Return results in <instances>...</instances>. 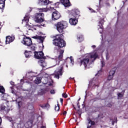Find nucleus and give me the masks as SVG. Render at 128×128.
<instances>
[{
    "instance_id": "38",
    "label": "nucleus",
    "mask_w": 128,
    "mask_h": 128,
    "mask_svg": "<svg viewBox=\"0 0 128 128\" xmlns=\"http://www.w3.org/2000/svg\"><path fill=\"white\" fill-rule=\"evenodd\" d=\"M100 72H102V70H100L98 72V74H96V76H98L100 75Z\"/></svg>"
},
{
    "instance_id": "29",
    "label": "nucleus",
    "mask_w": 128,
    "mask_h": 128,
    "mask_svg": "<svg viewBox=\"0 0 128 128\" xmlns=\"http://www.w3.org/2000/svg\"><path fill=\"white\" fill-rule=\"evenodd\" d=\"M88 128H90V126H94V122L92 121L90 119L88 120Z\"/></svg>"
},
{
    "instance_id": "32",
    "label": "nucleus",
    "mask_w": 128,
    "mask_h": 128,
    "mask_svg": "<svg viewBox=\"0 0 128 128\" xmlns=\"http://www.w3.org/2000/svg\"><path fill=\"white\" fill-rule=\"evenodd\" d=\"M0 110H6V106H4L3 104H1L0 106Z\"/></svg>"
},
{
    "instance_id": "11",
    "label": "nucleus",
    "mask_w": 128,
    "mask_h": 128,
    "mask_svg": "<svg viewBox=\"0 0 128 128\" xmlns=\"http://www.w3.org/2000/svg\"><path fill=\"white\" fill-rule=\"evenodd\" d=\"M60 18V12H58L55 11L52 13V20H58Z\"/></svg>"
},
{
    "instance_id": "40",
    "label": "nucleus",
    "mask_w": 128,
    "mask_h": 128,
    "mask_svg": "<svg viewBox=\"0 0 128 128\" xmlns=\"http://www.w3.org/2000/svg\"><path fill=\"white\" fill-rule=\"evenodd\" d=\"M90 10H91V12H95V11L92 8H89Z\"/></svg>"
},
{
    "instance_id": "30",
    "label": "nucleus",
    "mask_w": 128,
    "mask_h": 128,
    "mask_svg": "<svg viewBox=\"0 0 128 128\" xmlns=\"http://www.w3.org/2000/svg\"><path fill=\"white\" fill-rule=\"evenodd\" d=\"M41 108L48 110V108H50V104H44L42 105H41Z\"/></svg>"
},
{
    "instance_id": "25",
    "label": "nucleus",
    "mask_w": 128,
    "mask_h": 128,
    "mask_svg": "<svg viewBox=\"0 0 128 128\" xmlns=\"http://www.w3.org/2000/svg\"><path fill=\"white\" fill-rule=\"evenodd\" d=\"M4 2L6 0H0V9L4 10Z\"/></svg>"
},
{
    "instance_id": "17",
    "label": "nucleus",
    "mask_w": 128,
    "mask_h": 128,
    "mask_svg": "<svg viewBox=\"0 0 128 128\" xmlns=\"http://www.w3.org/2000/svg\"><path fill=\"white\" fill-rule=\"evenodd\" d=\"M14 40V36H6V44H10V42H12Z\"/></svg>"
},
{
    "instance_id": "44",
    "label": "nucleus",
    "mask_w": 128,
    "mask_h": 128,
    "mask_svg": "<svg viewBox=\"0 0 128 128\" xmlns=\"http://www.w3.org/2000/svg\"><path fill=\"white\" fill-rule=\"evenodd\" d=\"M2 124V118L0 117V126Z\"/></svg>"
},
{
    "instance_id": "45",
    "label": "nucleus",
    "mask_w": 128,
    "mask_h": 128,
    "mask_svg": "<svg viewBox=\"0 0 128 128\" xmlns=\"http://www.w3.org/2000/svg\"><path fill=\"white\" fill-rule=\"evenodd\" d=\"M60 100L61 102H62V100H62V98H60Z\"/></svg>"
},
{
    "instance_id": "50",
    "label": "nucleus",
    "mask_w": 128,
    "mask_h": 128,
    "mask_svg": "<svg viewBox=\"0 0 128 128\" xmlns=\"http://www.w3.org/2000/svg\"><path fill=\"white\" fill-rule=\"evenodd\" d=\"M34 30H36V28H34Z\"/></svg>"
},
{
    "instance_id": "52",
    "label": "nucleus",
    "mask_w": 128,
    "mask_h": 128,
    "mask_svg": "<svg viewBox=\"0 0 128 128\" xmlns=\"http://www.w3.org/2000/svg\"><path fill=\"white\" fill-rule=\"evenodd\" d=\"M2 25V22H0V26H1Z\"/></svg>"
},
{
    "instance_id": "37",
    "label": "nucleus",
    "mask_w": 128,
    "mask_h": 128,
    "mask_svg": "<svg viewBox=\"0 0 128 128\" xmlns=\"http://www.w3.org/2000/svg\"><path fill=\"white\" fill-rule=\"evenodd\" d=\"M50 94H56V92L54 90H50Z\"/></svg>"
},
{
    "instance_id": "4",
    "label": "nucleus",
    "mask_w": 128,
    "mask_h": 128,
    "mask_svg": "<svg viewBox=\"0 0 128 128\" xmlns=\"http://www.w3.org/2000/svg\"><path fill=\"white\" fill-rule=\"evenodd\" d=\"M56 30L58 32L62 34L64 32V28H68V22L66 21H62L60 22H58L56 25Z\"/></svg>"
},
{
    "instance_id": "7",
    "label": "nucleus",
    "mask_w": 128,
    "mask_h": 128,
    "mask_svg": "<svg viewBox=\"0 0 128 128\" xmlns=\"http://www.w3.org/2000/svg\"><path fill=\"white\" fill-rule=\"evenodd\" d=\"M22 44L27 46H30L32 44V40L30 38L24 37L22 41Z\"/></svg>"
},
{
    "instance_id": "19",
    "label": "nucleus",
    "mask_w": 128,
    "mask_h": 128,
    "mask_svg": "<svg viewBox=\"0 0 128 128\" xmlns=\"http://www.w3.org/2000/svg\"><path fill=\"white\" fill-rule=\"evenodd\" d=\"M60 2L65 6V8H68L70 6V0H60Z\"/></svg>"
},
{
    "instance_id": "1",
    "label": "nucleus",
    "mask_w": 128,
    "mask_h": 128,
    "mask_svg": "<svg viewBox=\"0 0 128 128\" xmlns=\"http://www.w3.org/2000/svg\"><path fill=\"white\" fill-rule=\"evenodd\" d=\"M98 51L95 50L92 53L86 54L82 60L80 61V64L84 66L85 68H88L90 64L98 58Z\"/></svg>"
},
{
    "instance_id": "46",
    "label": "nucleus",
    "mask_w": 128,
    "mask_h": 128,
    "mask_svg": "<svg viewBox=\"0 0 128 128\" xmlns=\"http://www.w3.org/2000/svg\"><path fill=\"white\" fill-rule=\"evenodd\" d=\"M74 78H70V80H74Z\"/></svg>"
},
{
    "instance_id": "33",
    "label": "nucleus",
    "mask_w": 128,
    "mask_h": 128,
    "mask_svg": "<svg viewBox=\"0 0 128 128\" xmlns=\"http://www.w3.org/2000/svg\"><path fill=\"white\" fill-rule=\"evenodd\" d=\"M54 108L56 112H58L60 110V106H58V104L57 106H55Z\"/></svg>"
},
{
    "instance_id": "35",
    "label": "nucleus",
    "mask_w": 128,
    "mask_h": 128,
    "mask_svg": "<svg viewBox=\"0 0 128 128\" xmlns=\"http://www.w3.org/2000/svg\"><path fill=\"white\" fill-rule=\"evenodd\" d=\"M118 98H122L124 96V95L120 93H119L118 94Z\"/></svg>"
},
{
    "instance_id": "8",
    "label": "nucleus",
    "mask_w": 128,
    "mask_h": 128,
    "mask_svg": "<svg viewBox=\"0 0 128 128\" xmlns=\"http://www.w3.org/2000/svg\"><path fill=\"white\" fill-rule=\"evenodd\" d=\"M58 52H60V55L58 57L54 60V62H56V64L54 66H56V64H60V61L62 60V58L64 56V50L58 49Z\"/></svg>"
},
{
    "instance_id": "26",
    "label": "nucleus",
    "mask_w": 128,
    "mask_h": 128,
    "mask_svg": "<svg viewBox=\"0 0 128 128\" xmlns=\"http://www.w3.org/2000/svg\"><path fill=\"white\" fill-rule=\"evenodd\" d=\"M24 54L26 58H30L32 56V52L30 51H25Z\"/></svg>"
},
{
    "instance_id": "2",
    "label": "nucleus",
    "mask_w": 128,
    "mask_h": 128,
    "mask_svg": "<svg viewBox=\"0 0 128 128\" xmlns=\"http://www.w3.org/2000/svg\"><path fill=\"white\" fill-rule=\"evenodd\" d=\"M69 17L71 18L69 20V22L71 26H76L78 24V18L80 16V12L78 9H74L68 12Z\"/></svg>"
},
{
    "instance_id": "48",
    "label": "nucleus",
    "mask_w": 128,
    "mask_h": 128,
    "mask_svg": "<svg viewBox=\"0 0 128 128\" xmlns=\"http://www.w3.org/2000/svg\"><path fill=\"white\" fill-rule=\"evenodd\" d=\"M55 50H58L56 48H54Z\"/></svg>"
},
{
    "instance_id": "22",
    "label": "nucleus",
    "mask_w": 128,
    "mask_h": 128,
    "mask_svg": "<svg viewBox=\"0 0 128 128\" xmlns=\"http://www.w3.org/2000/svg\"><path fill=\"white\" fill-rule=\"evenodd\" d=\"M30 16L28 14L26 15V16L24 17V19L22 20V24H26V26H28V24L29 22Z\"/></svg>"
},
{
    "instance_id": "41",
    "label": "nucleus",
    "mask_w": 128,
    "mask_h": 128,
    "mask_svg": "<svg viewBox=\"0 0 128 128\" xmlns=\"http://www.w3.org/2000/svg\"><path fill=\"white\" fill-rule=\"evenodd\" d=\"M10 84H12V86H14V82H10Z\"/></svg>"
},
{
    "instance_id": "39",
    "label": "nucleus",
    "mask_w": 128,
    "mask_h": 128,
    "mask_svg": "<svg viewBox=\"0 0 128 128\" xmlns=\"http://www.w3.org/2000/svg\"><path fill=\"white\" fill-rule=\"evenodd\" d=\"M101 64H102V66H104V60H101Z\"/></svg>"
},
{
    "instance_id": "18",
    "label": "nucleus",
    "mask_w": 128,
    "mask_h": 128,
    "mask_svg": "<svg viewBox=\"0 0 128 128\" xmlns=\"http://www.w3.org/2000/svg\"><path fill=\"white\" fill-rule=\"evenodd\" d=\"M32 38L34 40H37L38 42L40 44H42V42H44V38L38 36H34Z\"/></svg>"
},
{
    "instance_id": "14",
    "label": "nucleus",
    "mask_w": 128,
    "mask_h": 128,
    "mask_svg": "<svg viewBox=\"0 0 128 128\" xmlns=\"http://www.w3.org/2000/svg\"><path fill=\"white\" fill-rule=\"evenodd\" d=\"M34 58L38 60L40 58H44V53L42 52H34Z\"/></svg>"
},
{
    "instance_id": "42",
    "label": "nucleus",
    "mask_w": 128,
    "mask_h": 128,
    "mask_svg": "<svg viewBox=\"0 0 128 128\" xmlns=\"http://www.w3.org/2000/svg\"><path fill=\"white\" fill-rule=\"evenodd\" d=\"M92 48H96V46L93 45V46H92Z\"/></svg>"
},
{
    "instance_id": "31",
    "label": "nucleus",
    "mask_w": 128,
    "mask_h": 128,
    "mask_svg": "<svg viewBox=\"0 0 128 128\" xmlns=\"http://www.w3.org/2000/svg\"><path fill=\"white\" fill-rule=\"evenodd\" d=\"M70 60L71 66H74V58H72V56H70Z\"/></svg>"
},
{
    "instance_id": "6",
    "label": "nucleus",
    "mask_w": 128,
    "mask_h": 128,
    "mask_svg": "<svg viewBox=\"0 0 128 128\" xmlns=\"http://www.w3.org/2000/svg\"><path fill=\"white\" fill-rule=\"evenodd\" d=\"M44 14L43 13H38L36 14L34 17V20L36 22H42L44 20V18H42V16H44Z\"/></svg>"
},
{
    "instance_id": "10",
    "label": "nucleus",
    "mask_w": 128,
    "mask_h": 128,
    "mask_svg": "<svg viewBox=\"0 0 128 128\" xmlns=\"http://www.w3.org/2000/svg\"><path fill=\"white\" fill-rule=\"evenodd\" d=\"M4 86H0V92L2 94H1V97L2 100H8V96L7 94H4Z\"/></svg>"
},
{
    "instance_id": "53",
    "label": "nucleus",
    "mask_w": 128,
    "mask_h": 128,
    "mask_svg": "<svg viewBox=\"0 0 128 128\" xmlns=\"http://www.w3.org/2000/svg\"><path fill=\"white\" fill-rule=\"evenodd\" d=\"M12 94H14V91H12Z\"/></svg>"
},
{
    "instance_id": "51",
    "label": "nucleus",
    "mask_w": 128,
    "mask_h": 128,
    "mask_svg": "<svg viewBox=\"0 0 128 128\" xmlns=\"http://www.w3.org/2000/svg\"><path fill=\"white\" fill-rule=\"evenodd\" d=\"M54 124H55L56 128V122L54 123Z\"/></svg>"
},
{
    "instance_id": "47",
    "label": "nucleus",
    "mask_w": 128,
    "mask_h": 128,
    "mask_svg": "<svg viewBox=\"0 0 128 128\" xmlns=\"http://www.w3.org/2000/svg\"><path fill=\"white\" fill-rule=\"evenodd\" d=\"M114 122H112V124L114 125Z\"/></svg>"
},
{
    "instance_id": "34",
    "label": "nucleus",
    "mask_w": 128,
    "mask_h": 128,
    "mask_svg": "<svg viewBox=\"0 0 128 128\" xmlns=\"http://www.w3.org/2000/svg\"><path fill=\"white\" fill-rule=\"evenodd\" d=\"M28 108L30 110H34V106H32V105H29L28 106Z\"/></svg>"
},
{
    "instance_id": "16",
    "label": "nucleus",
    "mask_w": 128,
    "mask_h": 128,
    "mask_svg": "<svg viewBox=\"0 0 128 128\" xmlns=\"http://www.w3.org/2000/svg\"><path fill=\"white\" fill-rule=\"evenodd\" d=\"M89 86H98V80H96V78H94L90 82Z\"/></svg>"
},
{
    "instance_id": "36",
    "label": "nucleus",
    "mask_w": 128,
    "mask_h": 128,
    "mask_svg": "<svg viewBox=\"0 0 128 128\" xmlns=\"http://www.w3.org/2000/svg\"><path fill=\"white\" fill-rule=\"evenodd\" d=\"M63 98H68V94L66 93H64L62 94Z\"/></svg>"
},
{
    "instance_id": "27",
    "label": "nucleus",
    "mask_w": 128,
    "mask_h": 128,
    "mask_svg": "<svg viewBox=\"0 0 128 128\" xmlns=\"http://www.w3.org/2000/svg\"><path fill=\"white\" fill-rule=\"evenodd\" d=\"M23 98L22 97H19L16 99V102L18 103V106L19 108H20V104H22V100Z\"/></svg>"
},
{
    "instance_id": "20",
    "label": "nucleus",
    "mask_w": 128,
    "mask_h": 128,
    "mask_svg": "<svg viewBox=\"0 0 128 128\" xmlns=\"http://www.w3.org/2000/svg\"><path fill=\"white\" fill-rule=\"evenodd\" d=\"M50 4V0H38L40 6H48Z\"/></svg>"
},
{
    "instance_id": "9",
    "label": "nucleus",
    "mask_w": 128,
    "mask_h": 128,
    "mask_svg": "<svg viewBox=\"0 0 128 128\" xmlns=\"http://www.w3.org/2000/svg\"><path fill=\"white\" fill-rule=\"evenodd\" d=\"M42 84H46V86H52V83L54 82L52 81V79L48 78L46 77L43 78L42 79Z\"/></svg>"
},
{
    "instance_id": "28",
    "label": "nucleus",
    "mask_w": 128,
    "mask_h": 128,
    "mask_svg": "<svg viewBox=\"0 0 128 128\" xmlns=\"http://www.w3.org/2000/svg\"><path fill=\"white\" fill-rule=\"evenodd\" d=\"M34 84H40L42 82V78H37L34 80Z\"/></svg>"
},
{
    "instance_id": "54",
    "label": "nucleus",
    "mask_w": 128,
    "mask_h": 128,
    "mask_svg": "<svg viewBox=\"0 0 128 128\" xmlns=\"http://www.w3.org/2000/svg\"><path fill=\"white\" fill-rule=\"evenodd\" d=\"M10 120V122H12V120Z\"/></svg>"
},
{
    "instance_id": "12",
    "label": "nucleus",
    "mask_w": 128,
    "mask_h": 128,
    "mask_svg": "<svg viewBox=\"0 0 128 128\" xmlns=\"http://www.w3.org/2000/svg\"><path fill=\"white\" fill-rule=\"evenodd\" d=\"M54 10V8L52 7V6L50 7H46V8H38V10L40 12H48V10Z\"/></svg>"
},
{
    "instance_id": "43",
    "label": "nucleus",
    "mask_w": 128,
    "mask_h": 128,
    "mask_svg": "<svg viewBox=\"0 0 128 128\" xmlns=\"http://www.w3.org/2000/svg\"><path fill=\"white\" fill-rule=\"evenodd\" d=\"M63 114L64 116H66V112L64 111V112H63Z\"/></svg>"
},
{
    "instance_id": "15",
    "label": "nucleus",
    "mask_w": 128,
    "mask_h": 128,
    "mask_svg": "<svg viewBox=\"0 0 128 128\" xmlns=\"http://www.w3.org/2000/svg\"><path fill=\"white\" fill-rule=\"evenodd\" d=\"M62 70V68H61L58 71H56L54 77L58 80L60 78V76H62V73L64 72Z\"/></svg>"
},
{
    "instance_id": "49",
    "label": "nucleus",
    "mask_w": 128,
    "mask_h": 128,
    "mask_svg": "<svg viewBox=\"0 0 128 128\" xmlns=\"http://www.w3.org/2000/svg\"><path fill=\"white\" fill-rule=\"evenodd\" d=\"M41 128H46V126H42V127H41Z\"/></svg>"
},
{
    "instance_id": "55",
    "label": "nucleus",
    "mask_w": 128,
    "mask_h": 128,
    "mask_svg": "<svg viewBox=\"0 0 128 128\" xmlns=\"http://www.w3.org/2000/svg\"><path fill=\"white\" fill-rule=\"evenodd\" d=\"M84 47H82V49L84 50Z\"/></svg>"
},
{
    "instance_id": "3",
    "label": "nucleus",
    "mask_w": 128,
    "mask_h": 128,
    "mask_svg": "<svg viewBox=\"0 0 128 128\" xmlns=\"http://www.w3.org/2000/svg\"><path fill=\"white\" fill-rule=\"evenodd\" d=\"M62 36V34L58 35L56 38L53 40V44L58 46V48H64V46H66V42L61 38Z\"/></svg>"
},
{
    "instance_id": "57",
    "label": "nucleus",
    "mask_w": 128,
    "mask_h": 128,
    "mask_svg": "<svg viewBox=\"0 0 128 128\" xmlns=\"http://www.w3.org/2000/svg\"><path fill=\"white\" fill-rule=\"evenodd\" d=\"M66 67L68 68V66H66Z\"/></svg>"
},
{
    "instance_id": "21",
    "label": "nucleus",
    "mask_w": 128,
    "mask_h": 128,
    "mask_svg": "<svg viewBox=\"0 0 128 128\" xmlns=\"http://www.w3.org/2000/svg\"><path fill=\"white\" fill-rule=\"evenodd\" d=\"M114 74H116L115 70H110L107 78L108 80H112V78H114Z\"/></svg>"
},
{
    "instance_id": "13",
    "label": "nucleus",
    "mask_w": 128,
    "mask_h": 128,
    "mask_svg": "<svg viewBox=\"0 0 128 128\" xmlns=\"http://www.w3.org/2000/svg\"><path fill=\"white\" fill-rule=\"evenodd\" d=\"M104 19H102L100 20L98 24V30H100V34L102 32V24H104Z\"/></svg>"
},
{
    "instance_id": "56",
    "label": "nucleus",
    "mask_w": 128,
    "mask_h": 128,
    "mask_svg": "<svg viewBox=\"0 0 128 128\" xmlns=\"http://www.w3.org/2000/svg\"><path fill=\"white\" fill-rule=\"evenodd\" d=\"M28 124H30V122H28Z\"/></svg>"
},
{
    "instance_id": "5",
    "label": "nucleus",
    "mask_w": 128,
    "mask_h": 128,
    "mask_svg": "<svg viewBox=\"0 0 128 128\" xmlns=\"http://www.w3.org/2000/svg\"><path fill=\"white\" fill-rule=\"evenodd\" d=\"M36 76V74L34 73V72H28L26 74V76H27L26 80H27V81L24 78V79H22L20 80V82L21 84H24V82H26L27 84H30V82H32V80H33L32 78H34V76Z\"/></svg>"
},
{
    "instance_id": "23",
    "label": "nucleus",
    "mask_w": 128,
    "mask_h": 128,
    "mask_svg": "<svg viewBox=\"0 0 128 128\" xmlns=\"http://www.w3.org/2000/svg\"><path fill=\"white\" fill-rule=\"evenodd\" d=\"M38 62L42 68H46V63L44 60H40Z\"/></svg>"
},
{
    "instance_id": "24",
    "label": "nucleus",
    "mask_w": 128,
    "mask_h": 128,
    "mask_svg": "<svg viewBox=\"0 0 128 128\" xmlns=\"http://www.w3.org/2000/svg\"><path fill=\"white\" fill-rule=\"evenodd\" d=\"M77 40L78 42H82L84 40V36L82 34H78L77 35Z\"/></svg>"
}]
</instances>
